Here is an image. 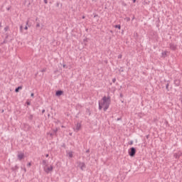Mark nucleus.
<instances>
[{"label": "nucleus", "instance_id": "9b49d317", "mask_svg": "<svg viewBox=\"0 0 182 182\" xmlns=\"http://www.w3.org/2000/svg\"><path fill=\"white\" fill-rule=\"evenodd\" d=\"M45 166H48V161L43 160V167H45Z\"/></svg>", "mask_w": 182, "mask_h": 182}, {"label": "nucleus", "instance_id": "6ab92c4d", "mask_svg": "<svg viewBox=\"0 0 182 182\" xmlns=\"http://www.w3.org/2000/svg\"><path fill=\"white\" fill-rule=\"evenodd\" d=\"M26 25L28 26L29 25V20H28L26 23Z\"/></svg>", "mask_w": 182, "mask_h": 182}, {"label": "nucleus", "instance_id": "473e14b6", "mask_svg": "<svg viewBox=\"0 0 182 182\" xmlns=\"http://www.w3.org/2000/svg\"><path fill=\"white\" fill-rule=\"evenodd\" d=\"M85 16H82V19H85Z\"/></svg>", "mask_w": 182, "mask_h": 182}, {"label": "nucleus", "instance_id": "2f4dec72", "mask_svg": "<svg viewBox=\"0 0 182 182\" xmlns=\"http://www.w3.org/2000/svg\"><path fill=\"white\" fill-rule=\"evenodd\" d=\"M134 4L136 2V0H133Z\"/></svg>", "mask_w": 182, "mask_h": 182}, {"label": "nucleus", "instance_id": "f704fd0d", "mask_svg": "<svg viewBox=\"0 0 182 182\" xmlns=\"http://www.w3.org/2000/svg\"><path fill=\"white\" fill-rule=\"evenodd\" d=\"M57 6H59V3L57 4Z\"/></svg>", "mask_w": 182, "mask_h": 182}, {"label": "nucleus", "instance_id": "aec40b11", "mask_svg": "<svg viewBox=\"0 0 182 182\" xmlns=\"http://www.w3.org/2000/svg\"><path fill=\"white\" fill-rule=\"evenodd\" d=\"M112 82H113V83H116V78H113Z\"/></svg>", "mask_w": 182, "mask_h": 182}, {"label": "nucleus", "instance_id": "4468645a", "mask_svg": "<svg viewBox=\"0 0 182 182\" xmlns=\"http://www.w3.org/2000/svg\"><path fill=\"white\" fill-rule=\"evenodd\" d=\"M114 28H117V29H121L122 26L120 25H115Z\"/></svg>", "mask_w": 182, "mask_h": 182}, {"label": "nucleus", "instance_id": "c9c22d12", "mask_svg": "<svg viewBox=\"0 0 182 182\" xmlns=\"http://www.w3.org/2000/svg\"><path fill=\"white\" fill-rule=\"evenodd\" d=\"M24 171H25V172L26 171V168H24Z\"/></svg>", "mask_w": 182, "mask_h": 182}, {"label": "nucleus", "instance_id": "423d86ee", "mask_svg": "<svg viewBox=\"0 0 182 182\" xmlns=\"http://www.w3.org/2000/svg\"><path fill=\"white\" fill-rule=\"evenodd\" d=\"M169 48L171 50H176V49H177V45H176L174 43H170Z\"/></svg>", "mask_w": 182, "mask_h": 182}, {"label": "nucleus", "instance_id": "f257e3e1", "mask_svg": "<svg viewBox=\"0 0 182 182\" xmlns=\"http://www.w3.org/2000/svg\"><path fill=\"white\" fill-rule=\"evenodd\" d=\"M112 100L110 96L108 97L104 96L101 100L99 101V110H102L103 109L104 112H106L107 109H109Z\"/></svg>", "mask_w": 182, "mask_h": 182}, {"label": "nucleus", "instance_id": "1a4fd4ad", "mask_svg": "<svg viewBox=\"0 0 182 182\" xmlns=\"http://www.w3.org/2000/svg\"><path fill=\"white\" fill-rule=\"evenodd\" d=\"M55 95H56V96H62V95H63V91H57L56 92H55Z\"/></svg>", "mask_w": 182, "mask_h": 182}, {"label": "nucleus", "instance_id": "20e7f679", "mask_svg": "<svg viewBox=\"0 0 182 182\" xmlns=\"http://www.w3.org/2000/svg\"><path fill=\"white\" fill-rule=\"evenodd\" d=\"M129 154L131 157H134L136 155V149L134 147L131 148L129 151Z\"/></svg>", "mask_w": 182, "mask_h": 182}, {"label": "nucleus", "instance_id": "4c0bfd02", "mask_svg": "<svg viewBox=\"0 0 182 182\" xmlns=\"http://www.w3.org/2000/svg\"><path fill=\"white\" fill-rule=\"evenodd\" d=\"M5 30L6 31V30H7V28H5Z\"/></svg>", "mask_w": 182, "mask_h": 182}, {"label": "nucleus", "instance_id": "c756f323", "mask_svg": "<svg viewBox=\"0 0 182 182\" xmlns=\"http://www.w3.org/2000/svg\"><path fill=\"white\" fill-rule=\"evenodd\" d=\"M89 151H90L89 149H87V151H86V153H89Z\"/></svg>", "mask_w": 182, "mask_h": 182}, {"label": "nucleus", "instance_id": "4be33fe9", "mask_svg": "<svg viewBox=\"0 0 182 182\" xmlns=\"http://www.w3.org/2000/svg\"><path fill=\"white\" fill-rule=\"evenodd\" d=\"M26 105H28V106H31V102H26Z\"/></svg>", "mask_w": 182, "mask_h": 182}, {"label": "nucleus", "instance_id": "393cba45", "mask_svg": "<svg viewBox=\"0 0 182 182\" xmlns=\"http://www.w3.org/2000/svg\"><path fill=\"white\" fill-rule=\"evenodd\" d=\"M44 4H48V0H44Z\"/></svg>", "mask_w": 182, "mask_h": 182}, {"label": "nucleus", "instance_id": "58836bf2", "mask_svg": "<svg viewBox=\"0 0 182 182\" xmlns=\"http://www.w3.org/2000/svg\"><path fill=\"white\" fill-rule=\"evenodd\" d=\"M5 30L6 31V30H7V28H5Z\"/></svg>", "mask_w": 182, "mask_h": 182}, {"label": "nucleus", "instance_id": "c85d7f7f", "mask_svg": "<svg viewBox=\"0 0 182 182\" xmlns=\"http://www.w3.org/2000/svg\"><path fill=\"white\" fill-rule=\"evenodd\" d=\"M166 89H168V84L166 85Z\"/></svg>", "mask_w": 182, "mask_h": 182}, {"label": "nucleus", "instance_id": "ddd939ff", "mask_svg": "<svg viewBox=\"0 0 182 182\" xmlns=\"http://www.w3.org/2000/svg\"><path fill=\"white\" fill-rule=\"evenodd\" d=\"M22 90V87H18L17 88H16L15 92L18 93V92H19V90Z\"/></svg>", "mask_w": 182, "mask_h": 182}, {"label": "nucleus", "instance_id": "b1692460", "mask_svg": "<svg viewBox=\"0 0 182 182\" xmlns=\"http://www.w3.org/2000/svg\"><path fill=\"white\" fill-rule=\"evenodd\" d=\"M22 28H23V26H20V31H21V32H22Z\"/></svg>", "mask_w": 182, "mask_h": 182}, {"label": "nucleus", "instance_id": "dca6fc26", "mask_svg": "<svg viewBox=\"0 0 182 182\" xmlns=\"http://www.w3.org/2000/svg\"><path fill=\"white\" fill-rule=\"evenodd\" d=\"M40 26H41V23H36V28H39Z\"/></svg>", "mask_w": 182, "mask_h": 182}, {"label": "nucleus", "instance_id": "39448f33", "mask_svg": "<svg viewBox=\"0 0 182 182\" xmlns=\"http://www.w3.org/2000/svg\"><path fill=\"white\" fill-rule=\"evenodd\" d=\"M81 128H82V124H80V122H78L75 125V128H74V131L79 132V130H80Z\"/></svg>", "mask_w": 182, "mask_h": 182}, {"label": "nucleus", "instance_id": "f3484780", "mask_svg": "<svg viewBox=\"0 0 182 182\" xmlns=\"http://www.w3.org/2000/svg\"><path fill=\"white\" fill-rule=\"evenodd\" d=\"M122 56H123V55H122V54L119 55H118V59H122Z\"/></svg>", "mask_w": 182, "mask_h": 182}, {"label": "nucleus", "instance_id": "0eeeda50", "mask_svg": "<svg viewBox=\"0 0 182 182\" xmlns=\"http://www.w3.org/2000/svg\"><path fill=\"white\" fill-rule=\"evenodd\" d=\"M18 160H22L23 159H24L25 157V154L23 153H21V154H18V156H17Z\"/></svg>", "mask_w": 182, "mask_h": 182}, {"label": "nucleus", "instance_id": "e433bc0d", "mask_svg": "<svg viewBox=\"0 0 182 182\" xmlns=\"http://www.w3.org/2000/svg\"><path fill=\"white\" fill-rule=\"evenodd\" d=\"M56 132H58V129H56V130L55 131V133H56Z\"/></svg>", "mask_w": 182, "mask_h": 182}, {"label": "nucleus", "instance_id": "72a5a7b5", "mask_svg": "<svg viewBox=\"0 0 182 182\" xmlns=\"http://www.w3.org/2000/svg\"><path fill=\"white\" fill-rule=\"evenodd\" d=\"M127 21H130V18H127Z\"/></svg>", "mask_w": 182, "mask_h": 182}, {"label": "nucleus", "instance_id": "ea45409f", "mask_svg": "<svg viewBox=\"0 0 182 182\" xmlns=\"http://www.w3.org/2000/svg\"><path fill=\"white\" fill-rule=\"evenodd\" d=\"M0 26H1V23H0Z\"/></svg>", "mask_w": 182, "mask_h": 182}, {"label": "nucleus", "instance_id": "9d476101", "mask_svg": "<svg viewBox=\"0 0 182 182\" xmlns=\"http://www.w3.org/2000/svg\"><path fill=\"white\" fill-rule=\"evenodd\" d=\"M167 53H168L167 51H163V52L161 53V56H162V58H166V57H167Z\"/></svg>", "mask_w": 182, "mask_h": 182}, {"label": "nucleus", "instance_id": "cd10ccee", "mask_svg": "<svg viewBox=\"0 0 182 182\" xmlns=\"http://www.w3.org/2000/svg\"><path fill=\"white\" fill-rule=\"evenodd\" d=\"M45 113V109L42 110V114Z\"/></svg>", "mask_w": 182, "mask_h": 182}, {"label": "nucleus", "instance_id": "7c9ffc66", "mask_svg": "<svg viewBox=\"0 0 182 182\" xmlns=\"http://www.w3.org/2000/svg\"><path fill=\"white\" fill-rule=\"evenodd\" d=\"M63 68H66V65H63Z\"/></svg>", "mask_w": 182, "mask_h": 182}, {"label": "nucleus", "instance_id": "2eb2a0df", "mask_svg": "<svg viewBox=\"0 0 182 182\" xmlns=\"http://www.w3.org/2000/svg\"><path fill=\"white\" fill-rule=\"evenodd\" d=\"M174 158L175 159H178V155L177 154H174Z\"/></svg>", "mask_w": 182, "mask_h": 182}, {"label": "nucleus", "instance_id": "7ed1b4c3", "mask_svg": "<svg viewBox=\"0 0 182 182\" xmlns=\"http://www.w3.org/2000/svg\"><path fill=\"white\" fill-rule=\"evenodd\" d=\"M77 167H80V170H82V171H83V170H85V168H86V164H85V162L77 161Z\"/></svg>", "mask_w": 182, "mask_h": 182}, {"label": "nucleus", "instance_id": "5701e85b", "mask_svg": "<svg viewBox=\"0 0 182 182\" xmlns=\"http://www.w3.org/2000/svg\"><path fill=\"white\" fill-rule=\"evenodd\" d=\"M41 72H42V73L46 72V69H43V70H41Z\"/></svg>", "mask_w": 182, "mask_h": 182}, {"label": "nucleus", "instance_id": "a211bd4d", "mask_svg": "<svg viewBox=\"0 0 182 182\" xmlns=\"http://www.w3.org/2000/svg\"><path fill=\"white\" fill-rule=\"evenodd\" d=\"M27 166H28V167H31L32 166V164L31 162H29Z\"/></svg>", "mask_w": 182, "mask_h": 182}, {"label": "nucleus", "instance_id": "a878e982", "mask_svg": "<svg viewBox=\"0 0 182 182\" xmlns=\"http://www.w3.org/2000/svg\"><path fill=\"white\" fill-rule=\"evenodd\" d=\"M34 95H35V94H33V93H31V96L32 97H33Z\"/></svg>", "mask_w": 182, "mask_h": 182}, {"label": "nucleus", "instance_id": "6e6552de", "mask_svg": "<svg viewBox=\"0 0 182 182\" xmlns=\"http://www.w3.org/2000/svg\"><path fill=\"white\" fill-rule=\"evenodd\" d=\"M18 169H19V166H18V165H16L15 166H13V167L11 168L12 171H18Z\"/></svg>", "mask_w": 182, "mask_h": 182}, {"label": "nucleus", "instance_id": "f8f14e48", "mask_svg": "<svg viewBox=\"0 0 182 182\" xmlns=\"http://www.w3.org/2000/svg\"><path fill=\"white\" fill-rule=\"evenodd\" d=\"M68 156H69L70 159H72V157H73V151L68 152Z\"/></svg>", "mask_w": 182, "mask_h": 182}, {"label": "nucleus", "instance_id": "412c9836", "mask_svg": "<svg viewBox=\"0 0 182 182\" xmlns=\"http://www.w3.org/2000/svg\"><path fill=\"white\" fill-rule=\"evenodd\" d=\"M24 29H25V31H28V26H26L24 27Z\"/></svg>", "mask_w": 182, "mask_h": 182}, {"label": "nucleus", "instance_id": "f03ea898", "mask_svg": "<svg viewBox=\"0 0 182 182\" xmlns=\"http://www.w3.org/2000/svg\"><path fill=\"white\" fill-rule=\"evenodd\" d=\"M43 171L46 174H49V173H51V171H53V165H50V166L48 165H46L43 166Z\"/></svg>", "mask_w": 182, "mask_h": 182}, {"label": "nucleus", "instance_id": "bb28decb", "mask_svg": "<svg viewBox=\"0 0 182 182\" xmlns=\"http://www.w3.org/2000/svg\"><path fill=\"white\" fill-rule=\"evenodd\" d=\"M46 157H49V154H46Z\"/></svg>", "mask_w": 182, "mask_h": 182}]
</instances>
